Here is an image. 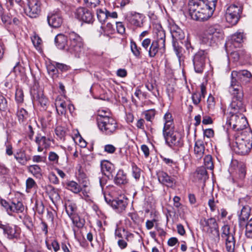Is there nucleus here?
Wrapping results in <instances>:
<instances>
[{"mask_svg": "<svg viewBox=\"0 0 252 252\" xmlns=\"http://www.w3.org/2000/svg\"><path fill=\"white\" fill-rule=\"evenodd\" d=\"M217 3L216 0H189V16L195 21H207L212 16Z\"/></svg>", "mask_w": 252, "mask_h": 252, "instance_id": "1", "label": "nucleus"}, {"mask_svg": "<svg viewBox=\"0 0 252 252\" xmlns=\"http://www.w3.org/2000/svg\"><path fill=\"white\" fill-rule=\"evenodd\" d=\"M231 81L229 88V92L233 96L232 100L230 104V107L237 109H243V92L239 86L240 82L237 77H232L231 74Z\"/></svg>", "mask_w": 252, "mask_h": 252, "instance_id": "2", "label": "nucleus"}, {"mask_svg": "<svg viewBox=\"0 0 252 252\" xmlns=\"http://www.w3.org/2000/svg\"><path fill=\"white\" fill-rule=\"evenodd\" d=\"M223 33L218 25L208 27L202 37V41L210 46L217 43L223 38Z\"/></svg>", "mask_w": 252, "mask_h": 252, "instance_id": "3", "label": "nucleus"}, {"mask_svg": "<svg viewBox=\"0 0 252 252\" xmlns=\"http://www.w3.org/2000/svg\"><path fill=\"white\" fill-rule=\"evenodd\" d=\"M234 151L238 154L245 155L249 153L252 148V141L251 137L243 134L235 136V145L233 146Z\"/></svg>", "mask_w": 252, "mask_h": 252, "instance_id": "4", "label": "nucleus"}, {"mask_svg": "<svg viewBox=\"0 0 252 252\" xmlns=\"http://www.w3.org/2000/svg\"><path fill=\"white\" fill-rule=\"evenodd\" d=\"M165 143L171 148H180L183 146L184 141L181 134L175 128L162 130Z\"/></svg>", "mask_w": 252, "mask_h": 252, "instance_id": "5", "label": "nucleus"}, {"mask_svg": "<svg viewBox=\"0 0 252 252\" xmlns=\"http://www.w3.org/2000/svg\"><path fill=\"white\" fill-rule=\"evenodd\" d=\"M229 109H230V114L231 116L229 120V124L232 126V128L236 130H241L246 128L248 123L246 118L243 115L240 114L238 115L236 113L238 111H243L245 110L244 105H243V109H232L229 107Z\"/></svg>", "mask_w": 252, "mask_h": 252, "instance_id": "6", "label": "nucleus"}, {"mask_svg": "<svg viewBox=\"0 0 252 252\" xmlns=\"http://www.w3.org/2000/svg\"><path fill=\"white\" fill-rule=\"evenodd\" d=\"M97 126L103 134L108 136L115 134L118 129L117 123L112 117H105L100 119Z\"/></svg>", "mask_w": 252, "mask_h": 252, "instance_id": "7", "label": "nucleus"}, {"mask_svg": "<svg viewBox=\"0 0 252 252\" xmlns=\"http://www.w3.org/2000/svg\"><path fill=\"white\" fill-rule=\"evenodd\" d=\"M69 44L67 46L66 51L72 54H79L83 50L84 43L81 37L74 32L68 33Z\"/></svg>", "mask_w": 252, "mask_h": 252, "instance_id": "8", "label": "nucleus"}, {"mask_svg": "<svg viewBox=\"0 0 252 252\" xmlns=\"http://www.w3.org/2000/svg\"><path fill=\"white\" fill-rule=\"evenodd\" d=\"M114 234L115 238L118 240V246L122 250L126 249L127 246V243L132 241L134 238L132 233L125 228L122 229L118 227L115 229Z\"/></svg>", "mask_w": 252, "mask_h": 252, "instance_id": "9", "label": "nucleus"}, {"mask_svg": "<svg viewBox=\"0 0 252 252\" xmlns=\"http://www.w3.org/2000/svg\"><path fill=\"white\" fill-rule=\"evenodd\" d=\"M200 223L202 228V230L209 234H216L220 238V232L218 223L216 219L211 218L208 219H202Z\"/></svg>", "mask_w": 252, "mask_h": 252, "instance_id": "10", "label": "nucleus"}, {"mask_svg": "<svg viewBox=\"0 0 252 252\" xmlns=\"http://www.w3.org/2000/svg\"><path fill=\"white\" fill-rule=\"evenodd\" d=\"M221 237L225 242L226 249L228 252H234L235 240L233 234L230 232V227L224 225L221 228Z\"/></svg>", "mask_w": 252, "mask_h": 252, "instance_id": "11", "label": "nucleus"}, {"mask_svg": "<svg viewBox=\"0 0 252 252\" xmlns=\"http://www.w3.org/2000/svg\"><path fill=\"white\" fill-rule=\"evenodd\" d=\"M0 229L3 230L4 235L9 240H17L20 238V229L16 225L3 224L0 221Z\"/></svg>", "mask_w": 252, "mask_h": 252, "instance_id": "12", "label": "nucleus"}, {"mask_svg": "<svg viewBox=\"0 0 252 252\" xmlns=\"http://www.w3.org/2000/svg\"><path fill=\"white\" fill-rule=\"evenodd\" d=\"M206 54L204 50L198 51L193 58L194 69L196 73H201L203 72L205 65Z\"/></svg>", "mask_w": 252, "mask_h": 252, "instance_id": "13", "label": "nucleus"}, {"mask_svg": "<svg viewBox=\"0 0 252 252\" xmlns=\"http://www.w3.org/2000/svg\"><path fill=\"white\" fill-rule=\"evenodd\" d=\"M126 23L130 26L135 27L143 26V15L136 12H129L125 16Z\"/></svg>", "mask_w": 252, "mask_h": 252, "instance_id": "14", "label": "nucleus"}, {"mask_svg": "<svg viewBox=\"0 0 252 252\" xmlns=\"http://www.w3.org/2000/svg\"><path fill=\"white\" fill-rule=\"evenodd\" d=\"M39 0H28V7L25 8V13L31 18H36L40 12Z\"/></svg>", "mask_w": 252, "mask_h": 252, "instance_id": "15", "label": "nucleus"}, {"mask_svg": "<svg viewBox=\"0 0 252 252\" xmlns=\"http://www.w3.org/2000/svg\"><path fill=\"white\" fill-rule=\"evenodd\" d=\"M75 15L78 20L86 23H92L94 20L92 12L85 7H79L77 8Z\"/></svg>", "mask_w": 252, "mask_h": 252, "instance_id": "16", "label": "nucleus"}, {"mask_svg": "<svg viewBox=\"0 0 252 252\" xmlns=\"http://www.w3.org/2000/svg\"><path fill=\"white\" fill-rule=\"evenodd\" d=\"M231 75L232 77H237L239 82L242 84H247L252 81V74L248 70H233Z\"/></svg>", "mask_w": 252, "mask_h": 252, "instance_id": "17", "label": "nucleus"}, {"mask_svg": "<svg viewBox=\"0 0 252 252\" xmlns=\"http://www.w3.org/2000/svg\"><path fill=\"white\" fill-rule=\"evenodd\" d=\"M245 38V34L244 32L239 31L229 37L226 44L234 48L239 47Z\"/></svg>", "mask_w": 252, "mask_h": 252, "instance_id": "18", "label": "nucleus"}, {"mask_svg": "<svg viewBox=\"0 0 252 252\" xmlns=\"http://www.w3.org/2000/svg\"><path fill=\"white\" fill-rule=\"evenodd\" d=\"M157 176L159 183L168 187L172 188L175 184V180L165 172L159 171Z\"/></svg>", "mask_w": 252, "mask_h": 252, "instance_id": "19", "label": "nucleus"}, {"mask_svg": "<svg viewBox=\"0 0 252 252\" xmlns=\"http://www.w3.org/2000/svg\"><path fill=\"white\" fill-rule=\"evenodd\" d=\"M35 142L37 145V151L41 152L44 149H46L50 145V140L45 136H42L41 133H37L35 139Z\"/></svg>", "mask_w": 252, "mask_h": 252, "instance_id": "20", "label": "nucleus"}, {"mask_svg": "<svg viewBox=\"0 0 252 252\" xmlns=\"http://www.w3.org/2000/svg\"><path fill=\"white\" fill-rule=\"evenodd\" d=\"M48 25L53 28L60 27L63 23V18L58 13H51L47 16Z\"/></svg>", "mask_w": 252, "mask_h": 252, "instance_id": "21", "label": "nucleus"}, {"mask_svg": "<svg viewBox=\"0 0 252 252\" xmlns=\"http://www.w3.org/2000/svg\"><path fill=\"white\" fill-rule=\"evenodd\" d=\"M31 94L34 100L37 101L41 106L44 107L48 103V99L43 94V91L41 90H32Z\"/></svg>", "mask_w": 252, "mask_h": 252, "instance_id": "22", "label": "nucleus"}, {"mask_svg": "<svg viewBox=\"0 0 252 252\" xmlns=\"http://www.w3.org/2000/svg\"><path fill=\"white\" fill-rule=\"evenodd\" d=\"M127 204V199L122 196L113 199L111 203V206L119 212L124 210Z\"/></svg>", "mask_w": 252, "mask_h": 252, "instance_id": "23", "label": "nucleus"}, {"mask_svg": "<svg viewBox=\"0 0 252 252\" xmlns=\"http://www.w3.org/2000/svg\"><path fill=\"white\" fill-rule=\"evenodd\" d=\"M170 32L172 37V43L179 42L184 38L185 34L183 31L177 25H172L170 28Z\"/></svg>", "mask_w": 252, "mask_h": 252, "instance_id": "24", "label": "nucleus"}, {"mask_svg": "<svg viewBox=\"0 0 252 252\" xmlns=\"http://www.w3.org/2000/svg\"><path fill=\"white\" fill-rule=\"evenodd\" d=\"M165 50V46H164V48H162L159 42L157 41L153 40L148 50V55L150 58H154L158 53V51L163 53Z\"/></svg>", "mask_w": 252, "mask_h": 252, "instance_id": "25", "label": "nucleus"}, {"mask_svg": "<svg viewBox=\"0 0 252 252\" xmlns=\"http://www.w3.org/2000/svg\"><path fill=\"white\" fill-rule=\"evenodd\" d=\"M251 213V209L249 206H244L239 215V224L240 226L245 225L246 221L249 218Z\"/></svg>", "mask_w": 252, "mask_h": 252, "instance_id": "26", "label": "nucleus"}, {"mask_svg": "<svg viewBox=\"0 0 252 252\" xmlns=\"http://www.w3.org/2000/svg\"><path fill=\"white\" fill-rule=\"evenodd\" d=\"M102 173L105 176L109 177L114 170V166L108 160H103L100 164Z\"/></svg>", "mask_w": 252, "mask_h": 252, "instance_id": "27", "label": "nucleus"}, {"mask_svg": "<svg viewBox=\"0 0 252 252\" xmlns=\"http://www.w3.org/2000/svg\"><path fill=\"white\" fill-rule=\"evenodd\" d=\"M62 96H58L55 99V105L57 113L59 115L65 114L66 111V104L64 100L62 99Z\"/></svg>", "mask_w": 252, "mask_h": 252, "instance_id": "28", "label": "nucleus"}, {"mask_svg": "<svg viewBox=\"0 0 252 252\" xmlns=\"http://www.w3.org/2000/svg\"><path fill=\"white\" fill-rule=\"evenodd\" d=\"M56 46L60 49L66 50L67 40V37L63 34H58L55 38Z\"/></svg>", "mask_w": 252, "mask_h": 252, "instance_id": "29", "label": "nucleus"}, {"mask_svg": "<svg viewBox=\"0 0 252 252\" xmlns=\"http://www.w3.org/2000/svg\"><path fill=\"white\" fill-rule=\"evenodd\" d=\"M205 146L202 140H197L194 145V152L195 156L198 158H201L204 155Z\"/></svg>", "mask_w": 252, "mask_h": 252, "instance_id": "30", "label": "nucleus"}, {"mask_svg": "<svg viewBox=\"0 0 252 252\" xmlns=\"http://www.w3.org/2000/svg\"><path fill=\"white\" fill-rule=\"evenodd\" d=\"M114 181L117 185H125L128 182L126 174L123 170H119L114 178Z\"/></svg>", "mask_w": 252, "mask_h": 252, "instance_id": "31", "label": "nucleus"}, {"mask_svg": "<svg viewBox=\"0 0 252 252\" xmlns=\"http://www.w3.org/2000/svg\"><path fill=\"white\" fill-rule=\"evenodd\" d=\"M10 214L12 212L22 213L24 210V206L22 202L16 200L12 202L9 206Z\"/></svg>", "mask_w": 252, "mask_h": 252, "instance_id": "32", "label": "nucleus"}, {"mask_svg": "<svg viewBox=\"0 0 252 252\" xmlns=\"http://www.w3.org/2000/svg\"><path fill=\"white\" fill-rule=\"evenodd\" d=\"M164 126L162 130L175 128L173 119L171 113L167 112L164 116Z\"/></svg>", "mask_w": 252, "mask_h": 252, "instance_id": "33", "label": "nucleus"}, {"mask_svg": "<svg viewBox=\"0 0 252 252\" xmlns=\"http://www.w3.org/2000/svg\"><path fill=\"white\" fill-rule=\"evenodd\" d=\"M14 158L21 165H25L27 161L30 159L29 156H27L24 151H20L14 154Z\"/></svg>", "mask_w": 252, "mask_h": 252, "instance_id": "34", "label": "nucleus"}, {"mask_svg": "<svg viewBox=\"0 0 252 252\" xmlns=\"http://www.w3.org/2000/svg\"><path fill=\"white\" fill-rule=\"evenodd\" d=\"M156 38L154 40V41H157L159 42L162 48L165 46V31L160 28L159 29L157 30L156 32Z\"/></svg>", "mask_w": 252, "mask_h": 252, "instance_id": "35", "label": "nucleus"}, {"mask_svg": "<svg viewBox=\"0 0 252 252\" xmlns=\"http://www.w3.org/2000/svg\"><path fill=\"white\" fill-rule=\"evenodd\" d=\"M243 7L241 5L235 4L230 5L226 9L225 14H234L238 16H241L242 14Z\"/></svg>", "mask_w": 252, "mask_h": 252, "instance_id": "36", "label": "nucleus"}, {"mask_svg": "<svg viewBox=\"0 0 252 252\" xmlns=\"http://www.w3.org/2000/svg\"><path fill=\"white\" fill-rule=\"evenodd\" d=\"M109 11L106 8H99L96 10V15L98 21L104 24L108 17Z\"/></svg>", "mask_w": 252, "mask_h": 252, "instance_id": "37", "label": "nucleus"}, {"mask_svg": "<svg viewBox=\"0 0 252 252\" xmlns=\"http://www.w3.org/2000/svg\"><path fill=\"white\" fill-rule=\"evenodd\" d=\"M195 177L196 180L204 183L207 179V173L205 168L203 167L198 168L195 173Z\"/></svg>", "mask_w": 252, "mask_h": 252, "instance_id": "38", "label": "nucleus"}, {"mask_svg": "<svg viewBox=\"0 0 252 252\" xmlns=\"http://www.w3.org/2000/svg\"><path fill=\"white\" fill-rule=\"evenodd\" d=\"M174 51L177 56L180 63L181 61L184 60V52L183 48L179 45V42H174L172 43Z\"/></svg>", "mask_w": 252, "mask_h": 252, "instance_id": "39", "label": "nucleus"}, {"mask_svg": "<svg viewBox=\"0 0 252 252\" xmlns=\"http://www.w3.org/2000/svg\"><path fill=\"white\" fill-rule=\"evenodd\" d=\"M66 188L74 193H78L82 190L81 186L73 181H68L66 183Z\"/></svg>", "mask_w": 252, "mask_h": 252, "instance_id": "40", "label": "nucleus"}, {"mask_svg": "<svg viewBox=\"0 0 252 252\" xmlns=\"http://www.w3.org/2000/svg\"><path fill=\"white\" fill-rule=\"evenodd\" d=\"M236 178L240 180H243L246 175V165L243 162H240L238 164L237 169Z\"/></svg>", "mask_w": 252, "mask_h": 252, "instance_id": "41", "label": "nucleus"}, {"mask_svg": "<svg viewBox=\"0 0 252 252\" xmlns=\"http://www.w3.org/2000/svg\"><path fill=\"white\" fill-rule=\"evenodd\" d=\"M16 115L18 121L22 124L25 123L29 117L28 112L23 108L18 109Z\"/></svg>", "mask_w": 252, "mask_h": 252, "instance_id": "42", "label": "nucleus"}, {"mask_svg": "<svg viewBox=\"0 0 252 252\" xmlns=\"http://www.w3.org/2000/svg\"><path fill=\"white\" fill-rule=\"evenodd\" d=\"M241 17V16H238L234 14H225V19L227 22L232 26L235 25L238 23Z\"/></svg>", "mask_w": 252, "mask_h": 252, "instance_id": "43", "label": "nucleus"}, {"mask_svg": "<svg viewBox=\"0 0 252 252\" xmlns=\"http://www.w3.org/2000/svg\"><path fill=\"white\" fill-rule=\"evenodd\" d=\"M47 69L48 73L53 79L58 76V71L55 63L54 64L51 63L48 64L47 66Z\"/></svg>", "mask_w": 252, "mask_h": 252, "instance_id": "44", "label": "nucleus"}, {"mask_svg": "<svg viewBox=\"0 0 252 252\" xmlns=\"http://www.w3.org/2000/svg\"><path fill=\"white\" fill-rule=\"evenodd\" d=\"M28 170L34 176L39 177L41 175V169L38 165H32L28 167Z\"/></svg>", "mask_w": 252, "mask_h": 252, "instance_id": "45", "label": "nucleus"}, {"mask_svg": "<svg viewBox=\"0 0 252 252\" xmlns=\"http://www.w3.org/2000/svg\"><path fill=\"white\" fill-rule=\"evenodd\" d=\"M70 218L73 224L78 228H81L84 226V220L81 219L78 215H74Z\"/></svg>", "mask_w": 252, "mask_h": 252, "instance_id": "46", "label": "nucleus"}, {"mask_svg": "<svg viewBox=\"0 0 252 252\" xmlns=\"http://www.w3.org/2000/svg\"><path fill=\"white\" fill-rule=\"evenodd\" d=\"M156 114V112L155 109H149L143 112L145 119L151 122L155 119Z\"/></svg>", "mask_w": 252, "mask_h": 252, "instance_id": "47", "label": "nucleus"}, {"mask_svg": "<svg viewBox=\"0 0 252 252\" xmlns=\"http://www.w3.org/2000/svg\"><path fill=\"white\" fill-rule=\"evenodd\" d=\"M245 235L247 238L252 239V218L246 224Z\"/></svg>", "mask_w": 252, "mask_h": 252, "instance_id": "48", "label": "nucleus"}, {"mask_svg": "<svg viewBox=\"0 0 252 252\" xmlns=\"http://www.w3.org/2000/svg\"><path fill=\"white\" fill-rule=\"evenodd\" d=\"M162 159L167 165L170 166L173 169L175 168V171L178 172L179 168L176 162L174 161L172 159L166 158H162Z\"/></svg>", "mask_w": 252, "mask_h": 252, "instance_id": "49", "label": "nucleus"}, {"mask_svg": "<svg viewBox=\"0 0 252 252\" xmlns=\"http://www.w3.org/2000/svg\"><path fill=\"white\" fill-rule=\"evenodd\" d=\"M114 30L113 26L111 23H108L106 26H101L99 30L100 34H104L105 32H112Z\"/></svg>", "mask_w": 252, "mask_h": 252, "instance_id": "50", "label": "nucleus"}, {"mask_svg": "<svg viewBox=\"0 0 252 252\" xmlns=\"http://www.w3.org/2000/svg\"><path fill=\"white\" fill-rule=\"evenodd\" d=\"M141 173V170L138 167L136 164H133L132 166V176L136 180L139 179Z\"/></svg>", "mask_w": 252, "mask_h": 252, "instance_id": "51", "label": "nucleus"}, {"mask_svg": "<svg viewBox=\"0 0 252 252\" xmlns=\"http://www.w3.org/2000/svg\"><path fill=\"white\" fill-rule=\"evenodd\" d=\"M204 165L205 167L208 169L212 170L214 168V165L212 161V158L211 156L207 155L205 156L204 159Z\"/></svg>", "mask_w": 252, "mask_h": 252, "instance_id": "52", "label": "nucleus"}, {"mask_svg": "<svg viewBox=\"0 0 252 252\" xmlns=\"http://www.w3.org/2000/svg\"><path fill=\"white\" fill-rule=\"evenodd\" d=\"M110 113L107 110H99L97 112V116L96 118L97 124H99V120L105 117H110Z\"/></svg>", "mask_w": 252, "mask_h": 252, "instance_id": "53", "label": "nucleus"}, {"mask_svg": "<svg viewBox=\"0 0 252 252\" xmlns=\"http://www.w3.org/2000/svg\"><path fill=\"white\" fill-rule=\"evenodd\" d=\"M76 207L74 204H70L66 206V212L67 215L71 218L76 215Z\"/></svg>", "mask_w": 252, "mask_h": 252, "instance_id": "54", "label": "nucleus"}, {"mask_svg": "<svg viewBox=\"0 0 252 252\" xmlns=\"http://www.w3.org/2000/svg\"><path fill=\"white\" fill-rule=\"evenodd\" d=\"M79 180L80 185H82L83 188H85L88 187L89 185V181L88 178L86 177L85 174H80L79 176Z\"/></svg>", "mask_w": 252, "mask_h": 252, "instance_id": "55", "label": "nucleus"}, {"mask_svg": "<svg viewBox=\"0 0 252 252\" xmlns=\"http://www.w3.org/2000/svg\"><path fill=\"white\" fill-rule=\"evenodd\" d=\"M130 44V48L132 53L136 57H139L140 55V48L137 47L136 43L134 41H131Z\"/></svg>", "mask_w": 252, "mask_h": 252, "instance_id": "56", "label": "nucleus"}, {"mask_svg": "<svg viewBox=\"0 0 252 252\" xmlns=\"http://www.w3.org/2000/svg\"><path fill=\"white\" fill-rule=\"evenodd\" d=\"M7 101L5 97L0 94V111H5L7 109Z\"/></svg>", "mask_w": 252, "mask_h": 252, "instance_id": "57", "label": "nucleus"}, {"mask_svg": "<svg viewBox=\"0 0 252 252\" xmlns=\"http://www.w3.org/2000/svg\"><path fill=\"white\" fill-rule=\"evenodd\" d=\"M202 97V96L199 92L194 93L191 97L192 101L195 105H197L200 103Z\"/></svg>", "mask_w": 252, "mask_h": 252, "instance_id": "58", "label": "nucleus"}, {"mask_svg": "<svg viewBox=\"0 0 252 252\" xmlns=\"http://www.w3.org/2000/svg\"><path fill=\"white\" fill-rule=\"evenodd\" d=\"M35 211L36 212L41 215L44 212V206L42 202H36L35 203Z\"/></svg>", "mask_w": 252, "mask_h": 252, "instance_id": "59", "label": "nucleus"}, {"mask_svg": "<svg viewBox=\"0 0 252 252\" xmlns=\"http://www.w3.org/2000/svg\"><path fill=\"white\" fill-rule=\"evenodd\" d=\"M36 186V183L32 178H28L26 181L27 189H30Z\"/></svg>", "mask_w": 252, "mask_h": 252, "instance_id": "60", "label": "nucleus"}, {"mask_svg": "<svg viewBox=\"0 0 252 252\" xmlns=\"http://www.w3.org/2000/svg\"><path fill=\"white\" fill-rule=\"evenodd\" d=\"M15 99L18 102L21 103L24 100V94L21 90H17L15 94Z\"/></svg>", "mask_w": 252, "mask_h": 252, "instance_id": "61", "label": "nucleus"}, {"mask_svg": "<svg viewBox=\"0 0 252 252\" xmlns=\"http://www.w3.org/2000/svg\"><path fill=\"white\" fill-rule=\"evenodd\" d=\"M2 22L4 24H11V18L7 14H6L3 12L2 15L0 16Z\"/></svg>", "mask_w": 252, "mask_h": 252, "instance_id": "62", "label": "nucleus"}, {"mask_svg": "<svg viewBox=\"0 0 252 252\" xmlns=\"http://www.w3.org/2000/svg\"><path fill=\"white\" fill-rule=\"evenodd\" d=\"M152 44L151 40L150 38L144 39L141 43L142 46L146 49L147 51L148 50L150 46Z\"/></svg>", "mask_w": 252, "mask_h": 252, "instance_id": "63", "label": "nucleus"}, {"mask_svg": "<svg viewBox=\"0 0 252 252\" xmlns=\"http://www.w3.org/2000/svg\"><path fill=\"white\" fill-rule=\"evenodd\" d=\"M48 158L50 161L57 162L59 159V156L56 153L50 152L49 153Z\"/></svg>", "mask_w": 252, "mask_h": 252, "instance_id": "64", "label": "nucleus"}]
</instances>
